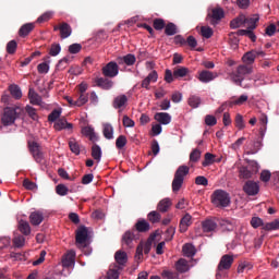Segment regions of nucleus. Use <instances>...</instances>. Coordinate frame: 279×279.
<instances>
[{
	"instance_id": "c03bdc74",
	"label": "nucleus",
	"mask_w": 279,
	"mask_h": 279,
	"mask_svg": "<svg viewBox=\"0 0 279 279\" xmlns=\"http://www.w3.org/2000/svg\"><path fill=\"white\" fill-rule=\"evenodd\" d=\"M165 33L167 36H174L178 34V27L175 24L173 23H168L166 26H165Z\"/></svg>"
},
{
	"instance_id": "49530a36",
	"label": "nucleus",
	"mask_w": 279,
	"mask_h": 279,
	"mask_svg": "<svg viewBox=\"0 0 279 279\" xmlns=\"http://www.w3.org/2000/svg\"><path fill=\"white\" fill-rule=\"evenodd\" d=\"M253 175H254V172L251 171L247 167L240 168V178L248 180V179H252Z\"/></svg>"
},
{
	"instance_id": "aec40b11",
	"label": "nucleus",
	"mask_w": 279,
	"mask_h": 279,
	"mask_svg": "<svg viewBox=\"0 0 279 279\" xmlns=\"http://www.w3.org/2000/svg\"><path fill=\"white\" fill-rule=\"evenodd\" d=\"M219 226L222 231H227V232H233L236 228L235 220H230V219H221L219 221Z\"/></svg>"
},
{
	"instance_id": "f03ea898",
	"label": "nucleus",
	"mask_w": 279,
	"mask_h": 279,
	"mask_svg": "<svg viewBox=\"0 0 279 279\" xmlns=\"http://www.w3.org/2000/svg\"><path fill=\"white\" fill-rule=\"evenodd\" d=\"M190 174V167L181 165L177 168L173 179H172V192L177 193L181 190L185 177Z\"/></svg>"
},
{
	"instance_id": "6e6552de",
	"label": "nucleus",
	"mask_w": 279,
	"mask_h": 279,
	"mask_svg": "<svg viewBox=\"0 0 279 279\" xmlns=\"http://www.w3.org/2000/svg\"><path fill=\"white\" fill-rule=\"evenodd\" d=\"M87 239H88V231L86 227L80 226L75 235L76 245L78 247H86Z\"/></svg>"
},
{
	"instance_id": "a19ab883",
	"label": "nucleus",
	"mask_w": 279,
	"mask_h": 279,
	"mask_svg": "<svg viewBox=\"0 0 279 279\" xmlns=\"http://www.w3.org/2000/svg\"><path fill=\"white\" fill-rule=\"evenodd\" d=\"M101 155H102V153H101L100 146L97 145V144H94V145L92 146V157L94 158V160H96L97 162H99L100 159H101Z\"/></svg>"
},
{
	"instance_id": "7ed1b4c3",
	"label": "nucleus",
	"mask_w": 279,
	"mask_h": 279,
	"mask_svg": "<svg viewBox=\"0 0 279 279\" xmlns=\"http://www.w3.org/2000/svg\"><path fill=\"white\" fill-rule=\"evenodd\" d=\"M19 117L17 109L5 107L1 117V123L4 126L13 125Z\"/></svg>"
},
{
	"instance_id": "2f4dec72",
	"label": "nucleus",
	"mask_w": 279,
	"mask_h": 279,
	"mask_svg": "<svg viewBox=\"0 0 279 279\" xmlns=\"http://www.w3.org/2000/svg\"><path fill=\"white\" fill-rule=\"evenodd\" d=\"M183 256L192 258L196 255V248L193 244H183L182 246Z\"/></svg>"
},
{
	"instance_id": "20e7f679",
	"label": "nucleus",
	"mask_w": 279,
	"mask_h": 279,
	"mask_svg": "<svg viewBox=\"0 0 279 279\" xmlns=\"http://www.w3.org/2000/svg\"><path fill=\"white\" fill-rule=\"evenodd\" d=\"M251 73H252V68H248L247 65H239L236 68L235 73L231 74V78L233 83H235L236 85L243 86L242 82L244 81L245 75Z\"/></svg>"
},
{
	"instance_id": "9d476101",
	"label": "nucleus",
	"mask_w": 279,
	"mask_h": 279,
	"mask_svg": "<svg viewBox=\"0 0 279 279\" xmlns=\"http://www.w3.org/2000/svg\"><path fill=\"white\" fill-rule=\"evenodd\" d=\"M102 74L106 77L113 78L119 74V65L117 62L111 61L102 68Z\"/></svg>"
},
{
	"instance_id": "bb28decb",
	"label": "nucleus",
	"mask_w": 279,
	"mask_h": 279,
	"mask_svg": "<svg viewBox=\"0 0 279 279\" xmlns=\"http://www.w3.org/2000/svg\"><path fill=\"white\" fill-rule=\"evenodd\" d=\"M175 270L179 274H185L190 270V265L187 263V260L180 258L177 263H175Z\"/></svg>"
},
{
	"instance_id": "603ef678",
	"label": "nucleus",
	"mask_w": 279,
	"mask_h": 279,
	"mask_svg": "<svg viewBox=\"0 0 279 279\" xmlns=\"http://www.w3.org/2000/svg\"><path fill=\"white\" fill-rule=\"evenodd\" d=\"M26 113L33 121H38V113L36 112V109L32 106H26L25 107Z\"/></svg>"
},
{
	"instance_id": "7c9ffc66",
	"label": "nucleus",
	"mask_w": 279,
	"mask_h": 279,
	"mask_svg": "<svg viewBox=\"0 0 279 279\" xmlns=\"http://www.w3.org/2000/svg\"><path fill=\"white\" fill-rule=\"evenodd\" d=\"M28 99L32 105L40 106L43 104V97L34 92V89L28 90Z\"/></svg>"
},
{
	"instance_id": "774afa93",
	"label": "nucleus",
	"mask_w": 279,
	"mask_h": 279,
	"mask_svg": "<svg viewBox=\"0 0 279 279\" xmlns=\"http://www.w3.org/2000/svg\"><path fill=\"white\" fill-rule=\"evenodd\" d=\"M119 271L117 269H110L107 274L108 279H119Z\"/></svg>"
},
{
	"instance_id": "4d7b16f0",
	"label": "nucleus",
	"mask_w": 279,
	"mask_h": 279,
	"mask_svg": "<svg viewBox=\"0 0 279 279\" xmlns=\"http://www.w3.org/2000/svg\"><path fill=\"white\" fill-rule=\"evenodd\" d=\"M17 41L16 40H11L7 44V52L9 54H14L17 50Z\"/></svg>"
},
{
	"instance_id": "c9c22d12",
	"label": "nucleus",
	"mask_w": 279,
	"mask_h": 279,
	"mask_svg": "<svg viewBox=\"0 0 279 279\" xmlns=\"http://www.w3.org/2000/svg\"><path fill=\"white\" fill-rule=\"evenodd\" d=\"M189 73H190V70L187 68L177 66L173 69L174 78L185 77Z\"/></svg>"
},
{
	"instance_id": "5701e85b",
	"label": "nucleus",
	"mask_w": 279,
	"mask_h": 279,
	"mask_svg": "<svg viewBox=\"0 0 279 279\" xmlns=\"http://www.w3.org/2000/svg\"><path fill=\"white\" fill-rule=\"evenodd\" d=\"M171 116L167 112H157L155 113V121L161 125H169L171 123Z\"/></svg>"
},
{
	"instance_id": "0e129e2a",
	"label": "nucleus",
	"mask_w": 279,
	"mask_h": 279,
	"mask_svg": "<svg viewBox=\"0 0 279 279\" xmlns=\"http://www.w3.org/2000/svg\"><path fill=\"white\" fill-rule=\"evenodd\" d=\"M37 71L41 74L49 73V64H47V62H43V63L38 64Z\"/></svg>"
},
{
	"instance_id": "f257e3e1",
	"label": "nucleus",
	"mask_w": 279,
	"mask_h": 279,
	"mask_svg": "<svg viewBox=\"0 0 279 279\" xmlns=\"http://www.w3.org/2000/svg\"><path fill=\"white\" fill-rule=\"evenodd\" d=\"M210 201L211 204L217 208H227L231 204V196L227 191L217 189L213 192Z\"/></svg>"
},
{
	"instance_id": "37998d69",
	"label": "nucleus",
	"mask_w": 279,
	"mask_h": 279,
	"mask_svg": "<svg viewBox=\"0 0 279 279\" xmlns=\"http://www.w3.org/2000/svg\"><path fill=\"white\" fill-rule=\"evenodd\" d=\"M26 238L24 235H15L13 238V246L16 248H22L25 246Z\"/></svg>"
},
{
	"instance_id": "cd10ccee",
	"label": "nucleus",
	"mask_w": 279,
	"mask_h": 279,
	"mask_svg": "<svg viewBox=\"0 0 279 279\" xmlns=\"http://www.w3.org/2000/svg\"><path fill=\"white\" fill-rule=\"evenodd\" d=\"M245 23H246V16L244 14H240L236 19L230 22V27L232 29H236L245 25Z\"/></svg>"
},
{
	"instance_id": "ddd939ff",
	"label": "nucleus",
	"mask_w": 279,
	"mask_h": 279,
	"mask_svg": "<svg viewBox=\"0 0 279 279\" xmlns=\"http://www.w3.org/2000/svg\"><path fill=\"white\" fill-rule=\"evenodd\" d=\"M135 230L132 229V231H125V233L122 235V245L128 248L133 247V242L135 241Z\"/></svg>"
},
{
	"instance_id": "79ce46f5",
	"label": "nucleus",
	"mask_w": 279,
	"mask_h": 279,
	"mask_svg": "<svg viewBox=\"0 0 279 279\" xmlns=\"http://www.w3.org/2000/svg\"><path fill=\"white\" fill-rule=\"evenodd\" d=\"M202 102V99L199 96L191 95L187 99V104L191 108H198Z\"/></svg>"
},
{
	"instance_id": "8fccbe9b",
	"label": "nucleus",
	"mask_w": 279,
	"mask_h": 279,
	"mask_svg": "<svg viewBox=\"0 0 279 279\" xmlns=\"http://www.w3.org/2000/svg\"><path fill=\"white\" fill-rule=\"evenodd\" d=\"M279 229V219H275L270 222H267L264 226V230L266 231H274V230H278Z\"/></svg>"
},
{
	"instance_id": "3c124183",
	"label": "nucleus",
	"mask_w": 279,
	"mask_h": 279,
	"mask_svg": "<svg viewBox=\"0 0 279 279\" xmlns=\"http://www.w3.org/2000/svg\"><path fill=\"white\" fill-rule=\"evenodd\" d=\"M88 101V95L86 93H80V97L75 100V106L81 108V106L85 105Z\"/></svg>"
},
{
	"instance_id": "dca6fc26",
	"label": "nucleus",
	"mask_w": 279,
	"mask_h": 279,
	"mask_svg": "<svg viewBox=\"0 0 279 279\" xmlns=\"http://www.w3.org/2000/svg\"><path fill=\"white\" fill-rule=\"evenodd\" d=\"M193 223L192 215L185 214L181 219L179 223V231L181 233H185L189 230V227H191Z\"/></svg>"
},
{
	"instance_id": "864d4df0",
	"label": "nucleus",
	"mask_w": 279,
	"mask_h": 279,
	"mask_svg": "<svg viewBox=\"0 0 279 279\" xmlns=\"http://www.w3.org/2000/svg\"><path fill=\"white\" fill-rule=\"evenodd\" d=\"M128 144V138L125 137V135H120L117 141H116V147L118 149H123Z\"/></svg>"
},
{
	"instance_id": "0eeeda50",
	"label": "nucleus",
	"mask_w": 279,
	"mask_h": 279,
	"mask_svg": "<svg viewBox=\"0 0 279 279\" xmlns=\"http://www.w3.org/2000/svg\"><path fill=\"white\" fill-rule=\"evenodd\" d=\"M243 192L247 196H256L260 192V186H259L258 182L253 181V180H247L243 185Z\"/></svg>"
},
{
	"instance_id": "13d9d810",
	"label": "nucleus",
	"mask_w": 279,
	"mask_h": 279,
	"mask_svg": "<svg viewBox=\"0 0 279 279\" xmlns=\"http://www.w3.org/2000/svg\"><path fill=\"white\" fill-rule=\"evenodd\" d=\"M166 27V22L162 19H155V21H153V28H155V31H162Z\"/></svg>"
},
{
	"instance_id": "2eb2a0df",
	"label": "nucleus",
	"mask_w": 279,
	"mask_h": 279,
	"mask_svg": "<svg viewBox=\"0 0 279 279\" xmlns=\"http://www.w3.org/2000/svg\"><path fill=\"white\" fill-rule=\"evenodd\" d=\"M53 31L54 32L59 31L60 32V37L62 39H65V38L70 37L71 34H72V28L68 23H61L59 25H56L53 27Z\"/></svg>"
},
{
	"instance_id": "e433bc0d",
	"label": "nucleus",
	"mask_w": 279,
	"mask_h": 279,
	"mask_svg": "<svg viewBox=\"0 0 279 279\" xmlns=\"http://www.w3.org/2000/svg\"><path fill=\"white\" fill-rule=\"evenodd\" d=\"M216 159V155L211 154V153H206L204 155V160L202 161V166L204 168L213 166L215 163Z\"/></svg>"
},
{
	"instance_id": "72a5a7b5",
	"label": "nucleus",
	"mask_w": 279,
	"mask_h": 279,
	"mask_svg": "<svg viewBox=\"0 0 279 279\" xmlns=\"http://www.w3.org/2000/svg\"><path fill=\"white\" fill-rule=\"evenodd\" d=\"M248 95H241L239 98H232L229 100V108H233L234 106H242L248 100Z\"/></svg>"
},
{
	"instance_id": "4c0bfd02",
	"label": "nucleus",
	"mask_w": 279,
	"mask_h": 279,
	"mask_svg": "<svg viewBox=\"0 0 279 279\" xmlns=\"http://www.w3.org/2000/svg\"><path fill=\"white\" fill-rule=\"evenodd\" d=\"M10 94L14 99H21L23 97V93L20 86L11 85L9 86Z\"/></svg>"
},
{
	"instance_id": "bf43d9fd",
	"label": "nucleus",
	"mask_w": 279,
	"mask_h": 279,
	"mask_svg": "<svg viewBox=\"0 0 279 279\" xmlns=\"http://www.w3.org/2000/svg\"><path fill=\"white\" fill-rule=\"evenodd\" d=\"M201 35H202V37L208 39V38L213 37L214 31L210 27L203 26V27H201Z\"/></svg>"
},
{
	"instance_id": "680f3d73",
	"label": "nucleus",
	"mask_w": 279,
	"mask_h": 279,
	"mask_svg": "<svg viewBox=\"0 0 279 279\" xmlns=\"http://www.w3.org/2000/svg\"><path fill=\"white\" fill-rule=\"evenodd\" d=\"M251 226L254 229H258L264 226V220L260 217H252L251 219Z\"/></svg>"
},
{
	"instance_id": "412c9836",
	"label": "nucleus",
	"mask_w": 279,
	"mask_h": 279,
	"mask_svg": "<svg viewBox=\"0 0 279 279\" xmlns=\"http://www.w3.org/2000/svg\"><path fill=\"white\" fill-rule=\"evenodd\" d=\"M53 128L57 132H61V130H72L73 124L69 123L65 118H60L54 122Z\"/></svg>"
},
{
	"instance_id": "4be33fe9",
	"label": "nucleus",
	"mask_w": 279,
	"mask_h": 279,
	"mask_svg": "<svg viewBox=\"0 0 279 279\" xmlns=\"http://www.w3.org/2000/svg\"><path fill=\"white\" fill-rule=\"evenodd\" d=\"M75 264V252L70 251L62 257V266L64 268H70Z\"/></svg>"
},
{
	"instance_id": "ea45409f",
	"label": "nucleus",
	"mask_w": 279,
	"mask_h": 279,
	"mask_svg": "<svg viewBox=\"0 0 279 279\" xmlns=\"http://www.w3.org/2000/svg\"><path fill=\"white\" fill-rule=\"evenodd\" d=\"M114 258L120 266H124L128 263V255L125 252H117Z\"/></svg>"
},
{
	"instance_id": "f3484780",
	"label": "nucleus",
	"mask_w": 279,
	"mask_h": 279,
	"mask_svg": "<svg viewBox=\"0 0 279 279\" xmlns=\"http://www.w3.org/2000/svg\"><path fill=\"white\" fill-rule=\"evenodd\" d=\"M135 231L140 232V233H146L150 230V223L144 219V218H140L136 223L134 225V229Z\"/></svg>"
},
{
	"instance_id": "58836bf2",
	"label": "nucleus",
	"mask_w": 279,
	"mask_h": 279,
	"mask_svg": "<svg viewBox=\"0 0 279 279\" xmlns=\"http://www.w3.org/2000/svg\"><path fill=\"white\" fill-rule=\"evenodd\" d=\"M102 133L106 140L108 141L113 140V128L111 124L105 123Z\"/></svg>"
},
{
	"instance_id": "b1692460",
	"label": "nucleus",
	"mask_w": 279,
	"mask_h": 279,
	"mask_svg": "<svg viewBox=\"0 0 279 279\" xmlns=\"http://www.w3.org/2000/svg\"><path fill=\"white\" fill-rule=\"evenodd\" d=\"M202 158V151L198 148L192 149L189 156V167L193 168Z\"/></svg>"
},
{
	"instance_id": "338daca9",
	"label": "nucleus",
	"mask_w": 279,
	"mask_h": 279,
	"mask_svg": "<svg viewBox=\"0 0 279 279\" xmlns=\"http://www.w3.org/2000/svg\"><path fill=\"white\" fill-rule=\"evenodd\" d=\"M60 51H61L60 45L53 44L51 46V48H50V52L49 53H50V56L56 57V56L59 54Z\"/></svg>"
},
{
	"instance_id": "9b49d317",
	"label": "nucleus",
	"mask_w": 279,
	"mask_h": 279,
	"mask_svg": "<svg viewBox=\"0 0 279 279\" xmlns=\"http://www.w3.org/2000/svg\"><path fill=\"white\" fill-rule=\"evenodd\" d=\"M218 228V221L216 218H207L202 221L203 232L209 233L216 231Z\"/></svg>"
},
{
	"instance_id": "1a4fd4ad",
	"label": "nucleus",
	"mask_w": 279,
	"mask_h": 279,
	"mask_svg": "<svg viewBox=\"0 0 279 279\" xmlns=\"http://www.w3.org/2000/svg\"><path fill=\"white\" fill-rule=\"evenodd\" d=\"M154 238H149L146 244H138L136 248V255L135 258L137 262H141L143 259V252L148 255L151 251V244H153Z\"/></svg>"
},
{
	"instance_id": "c85d7f7f",
	"label": "nucleus",
	"mask_w": 279,
	"mask_h": 279,
	"mask_svg": "<svg viewBox=\"0 0 279 279\" xmlns=\"http://www.w3.org/2000/svg\"><path fill=\"white\" fill-rule=\"evenodd\" d=\"M118 62H119V64L125 63L126 65L132 66L136 62V57L132 53H129L124 57L118 58Z\"/></svg>"
},
{
	"instance_id": "6ab92c4d",
	"label": "nucleus",
	"mask_w": 279,
	"mask_h": 279,
	"mask_svg": "<svg viewBox=\"0 0 279 279\" xmlns=\"http://www.w3.org/2000/svg\"><path fill=\"white\" fill-rule=\"evenodd\" d=\"M128 101L129 98L126 95H119L113 99L112 106L116 110H121L122 108H125Z\"/></svg>"
},
{
	"instance_id": "4468645a",
	"label": "nucleus",
	"mask_w": 279,
	"mask_h": 279,
	"mask_svg": "<svg viewBox=\"0 0 279 279\" xmlns=\"http://www.w3.org/2000/svg\"><path fill=\"white\" fill-rule=\"evenodd\" d=\"M207 16L211 19L210 24L215 25L216 22H219L225 17V11L221 7H216Z\"/></svg>"
},
{
	"instance_id": "c756f323",
	"label": "nucleus",
	"mask_w": 279,
	"mask_h": 279,
	"mask_svg": "<svg viewBox=\"0 0 279 279\" xmlns=\"http://www.w3.org/2000/svg\"><path fill=\"white\" fill-rule=\"evenodd\" d=\"M35 27H36V25L34 23H27V24L23 25L19 31V36L22 38L27 37L29 35V33H32V31H34Z\"/></svg>"
},
{
	"instance_id": "39448f33",
	"label": "nucleus",
	"mask_w": 279,
	"mask_h": 279,
	"mask_svg": "<svg viewBox=\"0 0 279 279\" xmlns=\"http://www.w3.org/2000/svg\"><path fill=\"white\" fill-rule=\"evenodd\" d=\"M233 263H234V257L233 256H231V255H223L220 258V262H219V264L217 266L216 278L220 277V272L221 271L231 269Z\"/></svg>"
},
{
	"instance_id": "5fc2aeb1",
	"label": "nucleus",
	"mask_w": 279,
	"mask_h": 279,
	"mask_svg": "<svg viewBox=\"0 0 279 279\" xmlns=\"http://www.w3.org/2000/svg\"><path fill=\"white\" fill-rule=\"evenodd\" d=\"M234 123H235V128H238V130H244L245 122H244V118H243V116L241 113H238L235 116Z\"/></svg>"
},
{
	"instance_id": "e2e57ef3",
	"label": "nucleus",
	"mask_w": 279,
	"mask_h": 279,
	"mask_svg": "<svg viewBox=\"0 0 279 279\" xmlns=\"http://www.w3.org/2000/svg\"><path fill=\"white\" fill-rule=\"evenodd\" d=\"M53 17V12H46L41 16L37 19V23L43 24L45 22H49Z\"/></svg>"
},
{
	"instance_id": "f704fd0d",
	"label": "nucleus",
	"mask_w": 279,
	"mask_h": 279,
	"mask_svg": "<svg viewBox=\"0 0 279 279\" xmlns=\"http://www.w3.org/2000/svg\"><path fill=\"white\" fill-rule=\"evenodd\" d=\"M96 84H97V86H99L104 89H107V90L113 86L112 81H110L109 78H104V77L97 78Z\"/></svg>"
},
{
	"instance_id": "473e14b6",
	"label": "nucleus",
	"mask_w": 279,
	"mask_h": 279,
	"mask_svg": "<svg viewBox=\"0 0 279 279\" xmlns=\"http://www.w3.org/2000/svg\"><path fill=\"white\" fill-rule=\"evenodd\" d=\"M259 15H253L252 17H245V25H247L248 31H254L257 28V23L259 22Z\"/></svg>"
},
{
	"instance_id": "09e8293b",
	"label": "nucleus",
	"mask_w": 279,
	"mask_h": 279,
	"mask_svg": "<svg viewBox=\"0 0 279 279\" xmlns=\"http://www.w3.org/2000/svg\"><path fill=\"white\" fill-rule=\"evenodd\" d=\"M148 220L151 222V223H158L160 222L161 220V215L159 211L157 210H153L148 214Z\"/></svg>"
},
{
	"instance_id": "f8f14e48",
	"label": "nucleus",
	"mask_w": 279,
	"mask_h": 279,
	"mask_svg": "<svg viewBox=\"0 0 279 279\" xmlns=\"http://www.w3.org/2000/svg\"><path fill=\"white\" fill-rule=\"evenodd\" d=\"M28 219L33 227H38L45 221V214L40 210H35L31 213Z\"/></svg>"
},
{
	"instance_id": "a18cd8bd",
	"label": "nucleus",
	"mask_w": 279,
	"mask_h": 279,
	"mask_svg": "<svg viewBox=\"0 0 279 279\" xmlns=\"http://www.w3.org/2000/svg\"><path fill=\"white\" fill-rule=\"evenodd\" d=\"M255 53H256V52H254V50L246 52V53L242 57V61H243L244 63H247V64L254 63L255 60H256Z\"/></svg>"
},
{
	"instance_id": "a878e982",
	"label": "nucleus",
	"mask_w": 279,
	"mask_h": 279,
	"mask_svg": "<svg viewBox=\"0 0 279 279\" xmlns=\"http://www.w3.org/2000/svg\"><path fill=\"white\" fill-rule=\"evenodd\" d=\"M171 206H172L171 198L166 197L159 201V203L157 204V210H159V213H167Z\"/></svg>"
},
{
	"instance_id": "6e6d98bb",
	"label": "nucleus",
	"mask_w": 279,
	"mask_h": 279,
	"mask_svg": "<svg viewBox=\"0 0 279 279\" xmlns=\"http://www.w3.org/2000/svg\"><path fill=\"white\" fill-rule=\"evenodd\" d=\"M60 116H61V111H60L59 109H54V110H52V112L48 116V121H49L50 123H56V121H58L59 119H61Z\"/></svg>"
},
{
	"instance_id": "052dcab7",
	"label": "nucleus",
	"mask_w": 279,
	"mask_h": 279,
	"mask_svg": "<svg viewBox=\"0 0 279 279\" xmlns=\"http://www.w3.org/2000/svg\"><path fill=\"white\" fill-rule=\"evenodd\" d=\"M56 193L59 195V196H66L68 193H69V189L64 185V184H58L56 186Z\"/></svg>"
},
{
	"instance_id": "a211bd4d",
	"label": "nucleus",
	"mask_w": 279,
	"mask_h": 279,
	"mask_svg": "<svg viewBox=\"0 0 279 279\" xmlns=\"http://www.w3.org/2000/svg\"><path fill=\"white\" fill-rule=\"evenodd\" d=\"M217 76H218V74L215 72L203 70L198 73L197 78L202 83H209V82L214 81Z\"/></svg>"
},
{
	"instance_id": "423d86ee",
	"label": "nucleus",
	"mask_w": 279,
	"mask_h": 279,
	"mask_svg": "<svg viewBox=\"0 0 279 279\" xmlns=\"http://www.w3.org/2000/svg\"><path fill=\"white\" fill-rule=\"evenodd\" d=\"M28 149H29V153L32 154L34 160L37 163H41L45 156L43 155V150L40 149V144H38L37 142H34V141L28 142Z\"/></svg>"
},
{
	"instance_id": "393cba45",
	"label": "nucleus",
	"mask_w": 279,
	"mask_h": 279,
	"mask_svg": "<svg viewBox=\"0 0 279 279\" xmlns=\"http://www.w3.org/2000/svg\"><path fill=\"white\" fill-rule=\"evenodd\" d=\"M17 229L25 236H29V234H32V227L29 226V221L27 220L21 219L19 221Z\"/></svg>"
},
{
	"instance_id": "de8ad7c7",
	"label": "nucleus",
	"mask_w": 279,
	"mask_h": 279,
	"mask_svg": "<svg viewBox=\"0 0 279 279\" xmlns=\"http://www.w3.org/2000/svg\"><path fill=\"white\" fill-rule=\"evenodd\" d=\"M69 147L74 155L78 156L81 154L80 144L75 140H70Z\"/></svg>"
},
{
	"instance_id": "69168bd1",
	"label": "nucleus",
	"mask_w": 279,
	"mask_h": 279,
	"mask_svg": "<svg viewBox=\"0 0 279 279\" xmlns=\"http://www.w3.org/2000/svg\"><path fill=\"white\" fill-rule=\"evenodd\" d=\"M161 277H163V279H177L178 275L173 271L163 270Z\"/></svg>"
}]
</instances>
